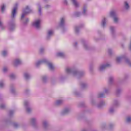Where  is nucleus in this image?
Wrapping results in <instances>:
<instances>
[{
    "label": "nucleus",
    "instance_id": "obj_30",
    "mask_svg": "<svg viewBox=\"0 0 131 131\" xmlns=\"http://www.w3.org/2000/svg\"><path fill=\"white\" fill-rule=\"evenodd\" d=\"M67 112H68V110H65L64 111V113H67Z\"/></svg>",
    "mask_w": 131,
    "mask_h": 131
},
{
    "label": "nucleus",
    "instance_id": "obj_11",
    "mask_svg": "<svg viewBox=\"0 0 131 131\" xmlns=\"http://www.w3.org/2000/svg\"><path fill=\"white\" fill-rule=\"evenodd\" d=\"M53 33H54L53 31H52V30L49 31L48 35H49V36H50L52 35V34H53Z\"/></svg>",
    "mask_w": 131,
    "mask_h": 131
},
{
    "label": "nucleus",
    "instance_id": "obj_40",
    "mask_svg": "<svg viewBox=\"0 0 131 131\" xmlns=\"http://www.w3.org/2000/svg\"><path fill=\"white\" fill-rule=\"evenodd\" d=\"M40 10H41V9H40V8H39V13H40Z\"/></svg>",
    "mask_w": 131,
    "mask_h": 131
},
{
    "label": "nucleus",
    "instance_id": "obj_29",
    "mask_svg": "<svg viewBox=\"0 0 131 131\" xmlns=\"http://www.w3.org/2000/svg\"><path fill=\"white\" fill-rule=\"evenodd\" d=\"M31 121L32 122H34V121H35V119H32Z\"/></svg>",
    "mask_w": 131,
    "mask_h": 131
},
{
    "label": "nucleus",
    "instance_id": "obj_4",
    "mask_svg": "<svg viewBox=\"0 0 131 131\" xmlns=\"http://www.w3.org/2000/svg\"><path fill=\"white\" fill-rule=\"evenodd\" d=\"M110 66V64H107L106 65H102L100 68V70H103V69H105L106 67H109Z\"/></svg>",
    "mask_w": 131,
    "mask_h": 131
},
{
    "label": "nucleus",
    "instance_id": "obj_9",
    "mask_svg": "<svg viewBox=\"0 0 131 131\" xmlns=\"http://www.w3.org/2000/svg\"><path fill=\"white\" fill-rule=\"evenodd\" d=\"M58 57H64V53L59 52L57 53Z\"/></svg>",
    "mask_w": 131,
    "mask_h": 131
},
{
    "label": "nucleus",
    "instance_id": "obj_41",
    "mask_svg": "<svg viewBox=\"0 0 131 131\" xmlns=\"http://www.w3.org/2000/svg\"><path fill=\"white\" fill-rule=\"evenodd\" d=\"M111 30H112L113 29L112 28H111Z\"/></svg>",
    "mask_w": 131,
    "mask_h": 131
},
{
    "label": "nucleus",
    "instance_id": "obj_17",
    "mask_svg": "<svg viewBox=\"0 0 131 131\" xmlns=\"http://www.w3.org/2000/svg\"><path fill=\"white\" fill-rule=\"evenodd\" d=\"M103 96H104V94L103 93L100 94L98 95V98H102Z\"/></svg>",
    "mask_w": 131,
    "mask_h": 131
},
{
    "label": "nucleus",
    "instance_id": "obj_10",
    "mask_svg": "<svg viewBox=\"0 0 131 131\" xmlns=\"http://www.w3.org/2000/svg\"><path fill=\"white\" fill-rule=\"evenodd\" d=\"M125 7L127 10V9H128V8H129V6H128V4L127 3V2H125Z\"/></svg>",
    "mask_w": 131,
    "mask_h": 131
},
{
    "label": "nucleus",
    "instance_id": "obj_25",
    "mask_svg": "<svg viewBox=\"0 0 131 131\" xmlns=\"http://www.w3.org/2000/svg\"><path fill=\"white\" fill-rule=\"evenodd\" d=\"M117 62H119L120 61V57H117L116 59Z\"/></svg>",
    "mask_w": 131,
    "mask_h": 131
},
{
    "label": "nucleus",
    "instance_id": "obj_21",
    "mask_svg": "<svg viewBox=\"0 0 131 131\" xmlns=\"http://www.w3.org/2000/svg\"><path fill=\"white\" fill-rule=\"evenodd\" d=\"M25 77L27 79L29 77V75L28 74H25Z\"/></svg>",
    "mask_w": 131,
    "mask_h": 131
},
{
    "label": "nucleus",
    "instance_id": "obj_20",
    "mask_svg": "<svg viewBox=\"0 0 131 131\" xmlns=\"http://www.w3.org/2000/svg\"><path fill=\"white\" fill-rule=\"evenodd\" d=\"M70 71H71V70H70V69L68 68V69H66V72H67L68 73H69V72H70Z\"/></svg>",
    "mask_w": 131,
    "mask_h": 131
},
{
    "label": "nucleus",
    "instance_id": "obj_19",
    "mask_svg": "<svg viewBox=\"0 0 131 131\" xmlns=\"http://www.w3.org/2000/svg\"><path fill=\"white\" fill-rule=\"evenodd\" d=\"M6 55H7V51H3V56H5Z\"/></svg>",
    "mask_w": 131,
    "mask_h": 131
},
{
    "label": "nucleus",
    "instance_id": "obj_32",
    "mask_svg": "<svg viewBox=\"0 0 131 131\" xmlns=\"http://www.w3.org/2000/svg\"><path fill=\"white\" fill-rule=\"evenodd\" d=\"M25 106H27V102H25Z\"/></svg>",
    "mask_w": 131,
    "mask_h": 131
},
{
    "label": "nucleus",
    "instance_id": "obj_36",
    "mask_svg": "<svg viewBox=\"0 0 131 131\" xmlns=\"http://www.w3.org/2000/svg\"><path fill=\"white\" fill-rule=\"evenodd\" d=\"M2 25H3V24L2 23L1 21H0V26H2Z\"/></svg>",
    "mask_w": 131,
    "mask_h": 131
},
{
    "label": "nucleus",
    "instance_id": "obj_26",
    "mask_svg": "<svg viewBox=\"0 0 131 131\" xmlns=\"http://www.w3.org/2000/svg\"><path fill=\"white\" fill-rule=\"evenodd\" d=\"M7 70H8V69H7V68H4L3 69V71L4 72H6V71H7Z\"/></svg>",
    "mask_w": 131,
    "mask_h": 131
},
{
    "label": "nucleus",
    "instance_id": "obj_24",
    "mask_svg": "<svg viewBox=\"0 0 131 131\" xmlns=\"http://www.w3.org/2000/svg\"><path fill=\"white\" fill-rule=\"evenodd\" d=\"M31 111V110L30 108H27V112L29 113Z\"/></svg>",
    "mask_w": 131,
    "mask_h": 131
},
{
    "label": "nucleus",
    "instance_id": "obj_15",
    "mask_svg": "<svg viewBox=\"0 0 131 131\" xmlns=\"http://www.w3.org/2000/svg\"><path fill=\"white\" fill-rule=\"evenodd\" d=\"M62 103V100H58L56 102V105H60Z\"/></svg>",
    "mask_w": 131,
    "mask_h": 131
},
{
    "label": "nucleus",
    "instance_id": "obj_6",
    "mask_svg": "<svg viewBox=\"0 0 131 131\" xmlns=\"http://www.w3.org/2000/svg\"><path fill=\"white\" fill-rule=\"evenodd\" d=\"M20 63H21V61H20V60L16 59L14 63V65H15V66H16V65H18V64H20Z\"/></svg>",
    "mask_w": 131,
    "mask_h": 131
},
{
    "label": "nucleus",
    "instance_id": "obj_33",
    "mask_svg": "<svg viewBox=\"0 0 131 131\" xmlns=\"http://www.w3.org/2000/svg\"><path fill=\"white\" fill-rule=\"evenodd\" d=\"M64 4H66L67 5V1L65 0V1H64Z\"/></svg>",
    "mask_w": 131,
    "mask_h": 131
},
{
    "label": "nucleus",
    "instance_id": "obj_7",
    "mask_svg": "<svg viewBox=\"0 0 131 131\" xmlns=\"http://www.w3.org/2000/svg\"><path fill=\"white\" fill-rule=\"evenodd\" d=\"M48 65L49 66L50 69H51V70H53V69H54V66H53V64H52L51 63H49Z\"/></svg>",
    "mask_w": 131,
    "mask_h": 131
},
{
    "label": "nucleus",
    "instance_id": "obj_2",
    "mask_svg": "<svg viewBox=\"0 0 131 131\" xmlns=\"http://www.w3.org/2000/svg\"><path fill=\"white\" fill-rule=\"evenodd\" d=\"M28 10H29V7L28 6H27L25 10H24L23 13L21 15V19H23V18H24V17H25L26 15H27L28 14V13H29V12H26V11H27Z\"/></svg>",
    "mask_w": 131,
    "mask_h": 131
},
{
    "label": "nucleus",
    "instance_id": "obj_35",
    "mask_svg": "<svg viewBox=\"0 0 131 131\" xmlns=\"http://www.w3.org/2000/svg\"><path fill=\"white\" fill-rule=\"evenodd\" d=\"M83 13H84V14H85V9H84V10H83Z\"/></svg>",
    "mask_w": 131,
    "mask_h": 131
},
{
    "label": "nucleus",
    "instance_id": "obj_27",
    "mask_svg": "<svg viewBox=\"0 0 131 131\" xmlns=\"http://www.w3.org/2000/svg\"><path fill=\"white\" fill-rule=\"evenodd\" d=\"M10 77H11V78H14V77H15V75H11L10 76Z\"/></svg>",
    "mask_w": 131,
    "mask_h": 131
},
{
    "label": "nucleus",
    "instance_id": "obj_22",
    "mask_svg": "<svg viewBox=\"0 0 131 131\" xmlns=\"http://www.w3.org/2000/svg\"><path fill=\"white\" fill-rule=\"evenodd\" d=\"M118 21V18L117 17H115L114 18V22H117Z\"/></svg>",
    "mask_w": 131,
    "mask_h": 131
},
{
    "label": "nucleus",
    "instance_id": "obj_38",
    "mask_svg": "<svg viewBox=\"0 0 131 131\" xmlns=\"http://www.w3.org/2000/svg\"><path fill=\"white\" fill-rule=\"evenodd\" d=\"M112 80V78H110V81H111Z\"/></svg>",
    "mask_w": 131,
    "mask_h": 131
},
{
    "label": "nucleus",
    "instance_id": "obj_18",
    "mask_svg": "<svg viewBox=\"0 0 131 131\" xmlns=\"http://www.w3.org/2000/svg\"><path fill=\"white\" fill-rule=\"evenodd\" d=\"M131 121V118L130 117H128L127 118V122H130Z\"/></svg>",
    "mask_w": 131,
    "mask_h": 131
},
{
    "label": "nucleus",
    "instance_id": "obj_23",
    "mask_svg": "<svg viewBox=\"0 0 131 131\" xmlns=\"http://www.w3.org/2000/svg\"><path fill=\"white\" fill-rule=\"evenodd\" d=\"M4 86V83L3 82H0V88H3Z\"/></svg>",
    "mask_w": 131,
    "mask_h": 131
},
{
    "label": "nucleus",
    "instance_id": "obj_3",
    "mask_svg": "<svg viewBox=\"0 0 131 131\" xmlns=\"http://www.w3.org/2000/svg\"><path fill=\"white\" fill-rule=\"evenodd\" d=\"M16 11H17V7H14L12 12V18H15V16H16Z\"/></svg>",
    "mask_w": 131,
    "mask_h": 131
},
{
    "label": "nucleus",
    "instance_id": "obj_42",
    "mask_svg": "<svg viewBox=\"0 0 131 131\" xmlns=\"http://www.w3.org/2000/svg\"><path fill=\"white\" fill-rule=\"evenodd\" d=\"M76 31H77V30L76 29Z\"/></svg>",
    "mask_w": 131,
    "mask_h": 131
},
{
    "label": "nucleus",
    "instance_id": "obj_5",
    "mask_svg": "<svg viewBox=\"0 0 131 131\" xmlns=\"http://www.w3.org/2000/svg\"><path fill=\"white\" fill-rule=\"evenodd\" d=\"M72 2L73 3V4L75 6V7H78V4L77 3V2H76V0H72Z\"/></svg>",
    "mask_w": 131,
    "mask_h": 131
},
{
    "label": "nucleus",
    "instance_id": "obj_8",
    "mask_svg": "<svg viewBox=\"0 0 131 131\" xmlns=\"http://www.w3.org/2000/svg\"><path fill=\"white\" fill-rule=\"evenodd\" d=\"M102 25L103 27L104 26H106V18L103 19L102 20Z\"/></svg>",
    "mask_w": 131,
    "mask_h": 131
},
{
    "label": "nucleus",
    "instance_id": "obj_16",
    "mask_svg": "<svg viewBox=\"0 0 131 131\" xmlns=\"http://www.w3.org/2000/svg\"><path fill=\"white\" fill-rule=\"evenodd\" d=\"M115 12L114 11H112L111 12V16H115Z\"/></svg>",
    "mask_w": 131,
    "mask_h": 131
},
{
    "label": "nucleus",
    "instance_id": "obj_37",
    "mask_svg": "<svg viewBox=\"0 0 131 131\" xmlns=\"http://www.w3.org/2000/svg\"><path fill=\"white\" fill-rule=\"evenodd\" d=\"M110 112H113V110L112 109L110 110Z\"/></svg>",
    "mask_w": 131,
    "mask_h": 131
},
{
    "label": "nucleus",
    "instance_id": "obj_1",
    "mask_svg": "<svg viewBox=\"0 0 131 131\" xmlns=\"http://www.w3.org/2000/svg\"><path fill=\"white\" fill-rule=\"evenodd\" d=\"M33 26H34L36 28H39V27H40V20L38 19L36 20L33 23Z\"/></svg>",
    "mask_w": 131,
    "mask_h": 131
},
{
    "label": "nucleus",
    "instance_id": "obj_39",
    "mask_svg": "<svg viewBox=\"0 0 131 131\" xmlns=\"http://www.w3.org/2000/svg\"><path fill=\"white\" fill-rule=\"evenodd\" d=\"M42 51H43V49H40V52H42Z\"/></svg>",
    "mask_w": 131,
    "mask_h": 131
},
{
    "label": "nucleus",
    "instance_id": "obj_12",
    "mask_svg": "<svg viewBox=\"0 0 131 131\" xmlns=\"http://www.w3.org/2000/svg\"><path fill=\"white\" fill-rule=\"evenodd\" d=\"M5 8H6V6H5V5H3L1 8L2 12H4L5 11Z\"/></svg>",
    "mask_w": 131,
    "mask_h": 131
},
{
    "label": "nucleus",
    "instance_id": "obj_13",
    "mask_svg": "<svg viewBox=\"0 0 131 131\" xmlns=\"http://www.w3.org/2000/svg\"><path fill=\"white\" fill-rule=\"evenodd\" d=\"M64 24V18H62L60 20V25H63Z\"/></svg>",
    "mask_w": 131,
    "mask_h": 131
},
{
    "label": "nucleus",
    "instance_id": "obj_34",
    "mask_svg": "<svg viewBox=\"0 0 131 131\" xmlns=\"http://www.w3.org/2000/svg\"><path fill=\"white\" fill-rule=\"evenodd\" d=\"M29 21V19H26V23H27V22H28Z\"/></svg>",
    "mask_w": 131,
    "mask_h": 131
},
{
    "label": "nucleus",
    "instance_id": "obj_28",
    "mask_svg": "<svg viewBox=\"0 0 131 131\" xmlns=\"http://www.w3.org/2000/svg\"><path fill=\"white\" fill-rule=\"evenodd\" d=\"M0 108H5V105H1L0 106Z\"/></svg>",
    "mask_w": 131,
    "mask_h": 131
},
{
    "label": "nucleus",
    "instance_id": "obj_31",
    "mask_svg": "<svg viewBox=\"0 0 131 131\" xmlns=\"http://www.w3.org/2000/svg\"><path fill=\"white\" fill-rule=\"evenodd\" d=\"M43 125H44L45 126H46V125H47V122H45L43 123Z\"/></svg>",
    "mask_w": 131,
    "mask_h": 131
},
{
    "label": "nucleus",
    "instance_id": "obj_14",
    "mask_svg": "<svg viewBox=\"0 0 131 131\" xmlns=\"http://www.w3.org/2000/svg\"><path fill=\"white\" fill-rule=\"evenodd\" d=\"M42 61H38L36 63V66H38V65L40 64H42Z\"/></svg>",
    "mask_w": 131,
    "mask_h": 131
}]
</instances>
